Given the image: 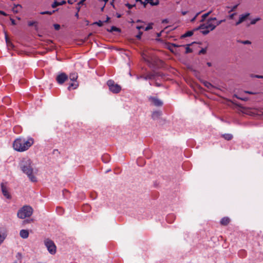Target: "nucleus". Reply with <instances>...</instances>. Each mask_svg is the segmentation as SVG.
I'll use <instances>...</instances> for the list:
<instances>
[{"mask_svg": "<svg viewBox=\"0 0 263 263\" xmlns=\"http://www.w3.org/2000/svg\"><path fill=\"white\" fill-rule=\"evenodd\" d=\"M238 6V5H236L235 6H234L232 9H231L230 11V12H231V11H234V10H235L236 9V8Z\"/></svg>", "mask_w": 263, "mask_h": 263, "instance_id": "obj_37", "label": "nucleus"}, {"mask_svg": "<svg viewBox=\"0 0 263 263\" xmlns=\"http://www.w3.org/2000/svg\"><path fill=\"white\" fill-rule=\"evenodd\" d=\"M152 24H149L147 27H145V30L147 31L152 29Z\"/></svg>", "mask_w": 263, "mask_h": 263, "instance_id": "obj_30", "label": "nucleus"}, {"mask_svg": "<svg viewBox=\"0 0 263 263\" xmlns=\"http://www.w3.org/2000/svg\"><path fill=\"white\" fill-rule=\"evenodd\" d=\"M200 30L201 32L204 35H206L210 32V30H209L208 28H205V26L203 24L200 25L198 27L194 29V30Z\"/></svg>", "mask_w": 263, "mask_h": 263, "instance_id": "obj_10", "label": "nucleus"}, {"mask_svg": "<svg viewBox=\"0 0 263 263\" xmlns=\"http://www.w3.org/2000/svg\"><path fill=\"white\" fill-rule=\"evenodd\" d=\"M161 115V112L159 111H154L152 115V117L154 120L158 119Z\"/></svg>", "mask_w": 263, "mask_h": 263, "instance_id": "obj_14", "label": "nucleus"}, {"mask_svg": "<svg viewBox=\"0 0 263 263\" xmlns=\"http://www.w3.org/2000/svg\"><path fill=\"white\" fill-rule=\"evenodd\" d=\"M193 34V31H188L183 35H182V37H185L188 36H191Z\"/></svg>", "mask_w": 263, "mask_h": 263, "instance_id": "obj_20", "label": "nucleus"}, {"mask_svg": "<svg viewBox=\"0 0 263 263\" xmlns=\"http://www.w3.org/2000/svg\"><path fill=\"white\" fill-rule=\"evenodd\" d=\"M204 85L207 87L208 88L211 89L213 87V86L209 82L207 81H204L203 82Z\"/></svg>", "mask_w": 263, "mask_h": 263, "instance_id": "obj_19", "label": "nucleus"}, {"mask_svg": "<svg viewBox=\"0 0 263 263\" xmlns=\"http://www.w3.org/2000/svg\"><path fill=\"white\" fill-rule=\"evenodd\" d=\"M211 11L208 12V13H205L204 14L202 15V20H201V22H203L205 19L206 18V17L211 13Z\"/></svg>", "mask_w": 263, "mask_h": 263, "instance_id": "obj_24", "label": "nucleus"}, {"mask_svg": "<svg viewBox=\"0 0 263 263\" xmlns=\"http://www.w3.org/2000/svg\"><path fill=\"white\" fill-rule=\"evenodd\" d=\"M205 52V49H202L200 51V52H199V53H204Z\"/></svg>", "mask_w": 263, "mask_h": 263, "instance_id": "obj_43", "label": "nucleus"}, {"mask_svg": "<svg viewBox=\"0 0 263 263\" xmlns=\"http://www.w3.org/2000/svg\"><path fill=\"white\" fill-rule=\"evenodd\" d=\"M237 98L241 100H246V98H240V97H237Z\"/></svg>", "mask_w": 263, "mask_h": 263, "instance_id": "obj_49", "label": "nucleus"}, {"mask_svg": "<svg viewBox=\"0 0 263 263\" xmlns=\"http://www.w3.org/2000/svg\"><path fill=\"white\" fill-rule=\"evenodd\" d=\"M141 22V21H140V20H138V21H137V22Z\"/></svg>", "mask_w": 263, "mask_h": 263, "instance_id": "obj_60", "label": "nucleus"}, {"mask_svg": "<svg viewBox=\"0 0 263 263\" xmlns=\"http://www.w3.org/2000/svg\"><path fill=\"white\" fill-rule=\"evenodd\" d=\"M216 20V17H212L208 20L207 22L203 24L205 26V28H208L210 31L213 30L216 27V25L213 22Z\"/></svg>", "mask_w": 263, "mask_h": 263, "instance_id": "obj_6", "label": "nucleus"}, {"mask_svg": "<svg viewBox=\"0 0 263 263\" xmlns=\"http://www.w3.org/2000/svg\"><path fill=\"white\" fill-rule=\"evenodd\" d=\"M125 6H126V7H128V8L129 9H132L133 7H134V6H135V4L131 5V4H129V3H126V4H125Z\"/></svg>", "mask_w": 263, "mask_h": 263, "instance_id": "obj_28", "label": "nucleus"}, {"mask_svg": "<svg viewBox=\"0 0 263 263\" xmlns=\"http://www.w3.org/2000/svg\"><path fill=\"white\" fill-rule=\"evenodd\" d=\"M93 24H96L99 27H101L103 26V22L101 21H99L98 22H96L95 23H93Z\"/></svg>", "mask_w": 263, "mask_h": 263, "instance_id": "obj_26", "label": "nucleus"}, {"mask_svg": "<svg viewBox=\"0 0 263 263\" xmlns=\"http://www.w3.org/2000/svg\"><path fill=\"white\" fill-rule=\"evenodd\" d=\"M108 31L112 32L113 31H117V32H120V29L118 28L115 27V26H112L110 29L107 30Z\"/></svg>", "mask_w": 263, "mask_h": 263, "instance_id": "obj_18", "label": "nucleus"}, {"mask_svg": "<svg viewBox=\"0 0 263 263\" xmlns=\"http://www.w3.org/2000/svg\"><path fill=\"white\" fill-rule=\"evenodd\" d=\"M85 1H86V0H81V1H80V2L78 3V5H82V4H83L84 2H85Z\"/></svg>", "mask_w": 263, "mask_h": 263, "instance_id": "obj_41", "label": "nucleus"}, {"mask_svg": "<svg viewBox=\"0 0 263 263\" xmlns=\"http://www.w3.org/2000/svg\"><path fill=\"white\" fill-rule=\"evenodd\" d=\"M45 245L51 254L53 255L56 253V246L52 241L49 239L45 240Z\"/></svg>", "mask_w": 263, "mask_h": 263, "instance_id": "obj_5", "label": "nucleus"}, {"mask_svg": "<svg viewBox=\"0 0 263 263\" xmlns=\"http://www.w3.org/2000/svg\"><path fill=\"white\" fill-rule=\"evenodd\" d=\"M34 24V22H28V25L29 26H31L33 25Z\"/></svg>", "mask_w": 263, "mask_h": 263, "instance_id": "obj_42", "label": "nucleus"}, {"mask_svg": "<svg viewBox=\"0 0 263 263\" xmlns=\"http://www.w3.org/2000/svg\"><path fill=\"white\" fill-rule=\"evenodd\" d=\"M207 65L209 66H211V63H207Z\"/></svg>", "mask_w": 263, "mask_h": 263, "instance_id": "obj_53", "label": "nucleus"}, {"mask_svg": "<svg viewBox=\"0 0 263 263\" xmlns=\"http://www.w3.org/2000/svg\"><path fill=\"white\" fill-rule=\"evenodd\" d=\"M80 7H79V6L77 7V9H78V11H79L80 10Z\"/></svg>", "mask_w": 263, "mask_h": 263, "instance_id": "obj_54", "label": "nucleus"}, {"mask_svg": "<svg viewBox=\"0 0 263 263\" xmlns=\"http://www.w3.org/2000/svg\"><path fill=\"white\" fill-rule=\"evenodd\" d=\"M225 20H220L218 22H216V23H215V25H216V26H218L219 25H220L221 23H222V22H225Z\"/></svg>", "mask_w": 263, "mask_h": 263, "instance_id": "obj_32", "label": "nucleus"}, {"mask_svg": "<svg viewBox=\"0 0 263 263\" xmlns=\"http://www.w3.org/2000/svg\"><path fill=\"white\" fill-rule=\"evenodd\" d=\"M105 2H107L108 0H104Z\"/></svg>", "mask_w": 263, "mask_h": 263, "instance_id": "obj_61", "label": "nucleus"}, {"mask_svg": "<svg viewBox=\"0 0 263 263\" xmlns=\"http://www.w3.org/2000/svg\"><path fill=\"white\" fill-rule=\"evenodd\" d=\"M20 236L24 239H26L29 236V232L27 230H21L20 232Z\"/></svg>", "mask_w": 263, "mask_h": 263, "instance_id": "obj_13", "label": "nucleus"}, {"mask_svg": "<svg viewBox=\"0 0 263 263\" xmlns=\"http://www.w3.org/2000/svg\"><path fill=\"white\" fill-rule=\"evenodd\" d=\"M223 137L227 140H230L232 138V135L229 134H224Z\"/></svg>", "mask_w": 263, "mask_h": 263, "instance_id": "obj_21", "label": "nucleus"}, {"mask_svg": "<svg viewBox=\"0 0 263 263\" xmlns=\"http://www.w3.org/2000/svg\"><path fill=\"white\" fill-rule=\"evenodd\" d=\"M252 78H263V76L259 75H252Z\"/></svg>", "mask_w": 263, "mask_h": 263, "instance_id": "obj_34", "label": "nucleus"}, {"mask_svg": "<svg viewBox=\"0 0 263 263\" xmlns=\"http://www.w3.org/2000/svg\"><path fill=\"white\" fill-rule=\"evenodd\" d=\"M250 42L249 41H246L243 42V44H250Z\"/></svg>", "mask_w": 263, "mask_h": 263, "instance_id": "obj_47", "label": "nucleus"}, {"mask_svg": "<svg viewBox=\"0 0 263 263\" xmlns=\"http://www.w3.org/2000/svg\"><path fill=\"white\" fill-rule=\"evenodd\" d=\"M69 3H71V2H70L69 1H68V2Z\"/></svg>", "mask_w": 263, "mask_h": 263, "instance_id": "obj_62", "label": "nucleus"}, {"mask_svg": "<svg viewBox=\"0 0 263 263\" xmlns=\"http://www.w3.org/2000/svg\"><path fill=\"white\" fill-rule=\"evenodd\" d=\"M77 86L78 85L77 84H74L71 83L68 86V90H70L71 88H72V87H73L74 89H75V88H77Z\"/></svg>", "mask_w": 263, "mask_h": 263, "instance_id": "obj_27", "label": "nucleus"}, {"mask_svg": "<svg viewBox=\"0 0 263 263\" xmlns=\"http://www.w3.org/2000/svg\"><path fill=\"white\" fill-rule=\"evenodd\" d=\"M69 78L71 81H74L77 79L78 76L75 73L71 74Z\"/></svg>", "mask_w": 263, "mask_h": 263, "instance_id": "obj_22", "label": "nucleus"}, {"mask_svg": "<svg viewBox=\"0 0 263 263\" xmlns=\"http://www.w3.org/2000/svg\"><path fill=\"white\" fill-rule=\"evenodd\" d=\"M67 76L65 73H61L57 76L56 80L58 83L62 84L67 79Z\"/></svg>", "mask_w": 263, "mask_h": 263, "instance_id": "obj_9", "label": "nucleus"}, {"mask_svg": "<svg viewBox=\"0 0 263 263\" xmlns=\"http://www.w3.org/2000/svg\"><path fill=\"white\" fill-rule=\"evenodd\" d=\"M230 222V218L228 217H224L222 218L220 221V223L222 225L226 226Z\"/></svg>", "mask_w": 263, "mask_h": 263, "instance_id": "obj_15", "label": "nucleus"}, {"mask_svg": "<svg viewBox=\"0 0 263 263\" xmlns=\"http://www.w3.org/2000/svg\"><path fill=\"white\" fill-rule=\"evenodd\" d=\"M12 23L13 24H15L14 20H12Z\"/></svg>", "mask_w": 263, "mask_h": 263, "instance_id": "obj_55", "label": "nucleus"}, {"mask_svg": "<svg viewBox=\"0 0 263 263\" xmlns=\"http://www.w3.org/2000/svg\"><path fill=\"white\" fill-rule=\"evenodd\" d=\"M187 11H182L181 12V13H182V14L183 15H185V14L187 13Z\"/></svg>", "mask_w": 263, "mask_h": 263, "instance_id": "obj_46", "label": "nucleus"}, {"mask_svg": "<svg viewBox=\"0 0 263 263\" xmlns=\"http://www.w3.org/2000/svg\"><path fill=\"white\" fill-rule=\"evenodd\" d=\"M136 28H137V29H138V30H140V29H141L143 28V27H142V26H137L136 27Z\"/></svg>", "mask_w": 263, "mask_h": 263, "instance_id": "obj_45", "label": "nucleus"}, {"mask_svg": "<svg viewBox=\"0 0 263 263\" xmlns=\"http://www.w3.org/2000/svg\"><path fill=\"white\" fill-rule=\"evenodd\" d=\"M120 16H121V15H120V14H118V15H117V17H120Z\"/></svg>", "mask_w": 263, "mask_h": 263, "instance_id": "obj_57", "label": "nucleus"}, {"mask_svg": "<svg viewBox=\"0 0 263 263\" xmlns=\"http://www.w3.org/2000/svg\"><path fill=\"white\" fill-rule=\"evenodd\" d=\"M245 92L246 93L251 94V95H254V94L256 93V92H255L249 91H245Z\"/></svg>", "mask_w": 263, "mask_h": 263, "instance_id": "obj_35", "label": "nucleus"}, {"mask_svg": "<svg viewBox=\"0 0 263 263\" xmlns=\"http://www.w3.org/2000/svg\"><path fill=\"white\" fill-rule=\"evenodd\" d=\"M107 84L109 87V90L113 93H117L119 92L121 89V87L117 84H115L112 80H108Z\"/></svg>", "mask_w": 263, "mask_h": 263, "instance_id": "obj_4", "label": "nucleus"}, {"mask_svg": "<svg viewBox=\"0 0 263 263\" xmlns=\"http://www.w3.org/2000/svg\"><path fill=\"white\" fill-rule=\"evenodd\" d=\"M148 100L152 105L156 106H161L163 104L162 101L156 97H150Z\"/></svg>", "mask_w": 263, "mask_h": 263, "instance_id": "obj_8", "label": "nucleus"}, {"mask_svg": "<svg viewBox=\"0 0 263 263\" xmlns=\"http://www.w3.org/2000/svg\"><path fill=\"white\" fill-rule=\"evenodd\" d=\"M54 12V11H43V12H41L40 13H41V14H49V15H51V14H52Z\"/></svg>", "mask_w": 263, "mask_h": 263, "instance_id": "obj_25", "label": "nucleus"}, {"mask_svg": "<svg viewBox=\"0 0 263 263\" xmlns=\"http://www.w3.org/2000/svg\"><path fill=\"white\" fill-rule=\"evenodd\" d=\"M192 51V50L189 47H187L186 48V53L191 52Z\"/></svg>", "mask_w": 263, "mask_h": 263, "instance_id": "obj_38", "label": "nucleus"}, {"mask_svg": "<svg viewBox=\"0 0 263 263\" xmlns=\"http://www.w3.org/2000/svg\"><path fill=\"white\" fill-rule=\"evenodd\" d=\"M159 0H145L143 3V4L145 5L147 4H150L152 6H157L159 4Z\"/></svg>", "mask_w": 263, "mask_h": 263, "instance_id": "obj_12", "label": "nucleus"}, {"mask_svg": "<svg viewBox=\"0 0 263 263\" xmlns=\"http://www.w3.org/2000/svg\"><path fill=\"white\" fill-rule=\"evenodd\" d=\"M143 59H144L145 61H146L148 62H149V61L148 60H147L144 56H143Z\"/></svg>", "mask_w": 263, "mask_h": 263, "instance_id": "obj_52", "label": "nucleus"}, {"mask_svg": "<svg viewBox=\"0 0 263 263\" xmlns=\"http://www.w3.org/2000/svg\"><path fill=\"white\" fill-rule=\"evenodd\" d=\"M33 213V209L28 205H25L20 209L17 212V217L21 219H25L30 217Z\"/></svg>", "mask_w": 263, "mask_h": 263, "instance_id": "obj_3", "label": "nucleus"}, {"mask_svg": "<svg viewBox=\"0 0 263 263\" xmlns=\"http://www.w3.org/2000/svg\"><path fill=\"white\" fill-rule=\"evenodd\" d=\"M59 5H60V3L57 2V1H55V2H54L52 4V8H55V7H56L57 6H59Z\"/></svg>", "mask_w": 263, "mask_h": 263, "instance_id": "obj_29", "label": "nucleus"}, {"mask_svg": "<svg viewBox=\"0 0 263 263\" xmlns=\"http://www.w3.org/2000/svg\"><path fill=\"white\" fill-rule=\"evenodd\" d=\"M0 14L4 16H6L7 15L4 11L1 10H0Z\"/></svg>", "mask_w": 263, "mask_h": 263, "instance_id": "obj_40", "label": "nucleus"}, {"mask_svg": "<svg viewBox=\"0 0 263 263\" xmlns=\"http://www.w3.org/2000/svg\"><path fill=\"white\" fill-rule=\"evenodd\" d=\"M249 13H246L240 15L238 21L236 23V25H238L243 22L249 16Z\"/></svg>", "mask_w": 263, "mask_h": 263, "instance_id": "obj_11", "label": "nucleus"}, {"mask_svg": "<svg viewBox=\"0 0 263 263\" xmlns=\"http://www.w3.org/2000/svg\"><path fill=\"white\" fill-rule=\"evenodd\" d=\"M142 32H139V34H137V35H136V37H137L138 39H141V35H142Z\"/></svg>", "mask_w": 263, "mask_h": 263, "instance_id": "obj_33", "label": "nucleus"}, {"mask_svg": "<svg viewBox=\"0 0 263 263\" xmlns=\"http://www.w3.org/2000/svg\"><path fill=\"white\" fill-rule=\"evenodd\" d=\"M78 15H79V14H78V12L76 13V16L77 17H78Z\"/></svg>", "mask_w": 263, "mask_h": 263, "instance_id": "obj_56", "label": "nucleus"}, {"mask_svg": "<svg viewBox=\"0 0 263 263\" xmlns=\"http://www.w3.org/2000/svg\"><path fill=\"white\" fill-rule=\"evenodd\" d=\"M65 3H66V2H65V1H62L61 3H60V5H63V4H65Z\"/></svg>", "mask_w": 263, "mask_h": 263, "instance_id": "obj_48", "label": "nucleus"}, {"mask_svg": "<svg viewBox=\"0 0 263 263\" xmlns=\"http://www.w3.org/2000/svg\"><path fill=\"white\" fill-rule=\"evenodd\" d=\"M19 166L21 171L27 176L31 182L37 181V178L35 177L36 172L34 171L33 164L31 159L28 158H23L19 163Z\"/></svg>", "mask_w": 263, "mask_h": 263, "instance_id": "obj_1", "label": "nucleus"}, {"mask_svg": "<svg viewBox=\"0 0 263 263\" xmlns=\"http://www.w3.org/2000/svg\"><path fill=\"white\" fill-rule=\"evenodd\" d=\"M6 234L5 233L0 232V245L3 242L6 237Z\"/></svg>", "mask_w": 263, "mask_h": 263, "instance_id": "obj_17", "label": "nucleus"}, {"mask_svg": "<svg viewBox=\"0 0 263 263\" xmlns=\"http://www.w3.org/2000/svg\"><path fill=\"white\" fill-rule=\"evenodd\" d=\"M136 1L137 2H140L141 4H143V3H144L143 2H142V0H136Z\"/></svg>", "mask_w": 263, "mask_h": 263, "instance_id": "obj_50", "label": "nucleus"}, {"mask_svg": "<svg viewBox=\"0 0 263 263\" xmlns=\"http://www.w3.org/2000/svg\"><path fill=\"white\" fill-rule=\"evenodd\" d=\"M1 190L3 195L7 199L11 198V195L9 193L8 187L6 183H2L1 184Z\"/></svg>", "mask_w": 263, "mask_h": 263, "instance_id": "obj_7", "label": "nucleus"}, {"mask_svg": "<svg viewBox=\"0 0 263 263\" xmlns=\"http://www.w3.org/2000/svg\"><path fill=\"white\" fill-rule=\"evenodd\" d=\"M154 78V75L153 74H148L147 76L143 77H137V79H139L140 78L143 79L144 80H147L148 79H152Z\"/></svg>", "mask_w": 263, "mask_h": 263, "instance_id": "obj_16", "label": "nucleus"}, {"mask_svg": "<svg viewBox=\"0 0 263 263\" xmlns=\"http://www.w3.org/2000/svg\"><path fill=\"white\" fill-rule=\"evenodd\" d=\"M162 23H167L168 22L167 19H164L162 20Z\"/></svg>", "mask_w": 263, "mask_h": 263, "instance_id": "obj_44", "label": "nucleus"}, {"mask_svg": "<svg viewBox=\"0 0 263 263\" xmlns=\"http://www.w3.org/2000/svg\"><path fill=\"white\" fill-rule=\"evenodd\" d=\"M236 14V13H232L231 14V15H229V18L230 19H233V17Z\"/></svg>", "mask_w": 263, "mask_h": 263, "instance_id": "obj_39", "label": "nucleus"}, {"mask_svg": "<svg viewBox=\"0 0 263 263\" xmlns=\"http://www.w3.org/2000/svg\"><path fill=\"white\" fill-rule=\"evenodd\" d=\"M33 143L34 139L31 137L18 138L13 142V146L15 151L22 152L28 150Z\"/></svg>", "mask_w": 263, "mask_h": 263, "instance_id": "obj_2", "label": "nucleus"}, {"mask_svg": "<svg viewBox=\"0 0 263 263\" xmlns=\"http://www.w3.org/2000/svg\"><path fill=\"white\" fill-rule=\"evenodd\" d=\"M260 20V18L258 17H256V18H255L253 20H252L250 22V24L251 25H254L256 23V22L258 21H259Z\"/></svg>", "mask_w": 263, "mask_h": 263, "instance_id": "obj_23", "label": "nucleus"}, {"mask_svg": "<svg viewBox=\"0 0 263 263\" xmlns=\"http://www.w3.org/2000/svg\"><path fill=\"white\" fill-rule=\"evenodd\" d=\"M200 13V12L197 13L196 15L191 20V22H194L195 20L196 17L198 15V14Z\"/></svg>", "mask_w": 263, "mask_h": 263, "instance_id": "obj_36", "label": "nucleus"}, {"mask_svg": "<svg viewBox=\"0 0 263 263\" xmlns=\"http://www.w3.org/2000/svg\"><path fill=\"white\" fill-rule=\"evenodd\" d=\"M174 46H175V47H178V46H178V45H175V44H174Z\"/></svg>", "mask_w": 263, "mask_h": 263, "instance_id": "obj_58", "label": "nucleus"}, {"mask_svg": "<svg viewBox=\"0 0 263 263\" xmlns=\"http://www.w3.org/2000/svg\"><path fill=\"white\" fill-rule=\"evenodd\" d=\"M103 9H104V7H102V8H101L102 11H103Z\"/></svg>", "mask_w": 263, "mask_h": 263, "instance_id": "obj_59", "label": "nucleus"}, {"mask_svg": "<svg viewBox=\"0 0 263 263\" xmlns=\"http://www.w3.org/2000/svg\"><path fill=\"white\" fill-rule=\"evenodd\" d=\"M109 17H107V18H106V20H105L104 22L106 23V22H107L108 21V20H109Z\"/></svg>", "mask_w": 263, "mask_h": 263, "instance_id": "obj_51", "label": "nucleus"}, {"mask_svg": "<svg viewBox=\"0 0 263 263\" xmlns=\"http://www.w3.org/2000/svg\"><path fill=\"white\" fill-rule=\"evenodd\" d=\"M53 27L56 30H58L60 28V26L59 24H55L53 25Z\"/></svg>", "mask_w": 263, "mask_h": 263, "instance_id": "obj_31", "label": "nucleus"}]
</instances>
